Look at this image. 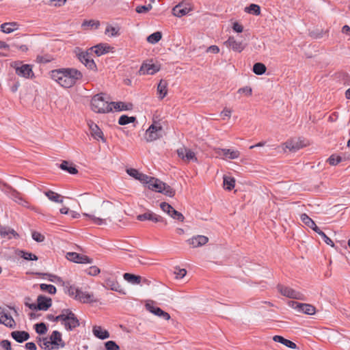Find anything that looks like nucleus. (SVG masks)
Here are the masks:
<instances>
[{"mask_svg": "<svg viewBox=\"0 0 350 350\" xmlns=\"http://www.w3.org/2000/svg\"><path fill=\"white\" fill-rule=\"evenodd\" d=\"M96 198L91 197L88 193L80 195L81 206L90 213H84L83 215L88 217L95 224H105L106 218L113 209V204L109 201H103L100 205L95 208Z\"/></svg>", "mask_w": 350, "mask_h": 350, "instance_id": "f257e3e1", "label": "nucleus"}, {"mask_svg": "<svg viewBox=\"0 0 350 350\" xmlns=\"http://www.w3.org/2000/svg\"><path fill=\"white\" fill-rule=\"evenodd\" d=\"M52 79L65 88L75 85L78 80L83 78L81 71L74 68L53 70L51 72Z\"/></svg>", "mask_w": 350, "mask_h": 350, "instance_id": "f03ea898", "label": "nucleus"}, {"mask_svg": "<svg viewBox=\"0 0 350 350\" xmlns=\"http://www.w3.org/2000/svg\"><path fill=\"white\" fill-rule=\"evenodd\" d=\"M113 47L110 45H93L88 51H81L77 54L78 59L88 69L94 70L96 64L92 58L91 54L94 53L97 56H100L107 53L113 51Z\"/></svg>", "mask_w": 350, "mask_h": 350, "instance_id": "7ed1b4c3", "label": "nucleus"}, {"mask_svg": "<svg viewBox=\"0 0 350 350\" xmlns=\"http://www.w3.org/2000/svg\"><path fill=\"white\" fill-rule=\"evenodd\" d=\"M63 286L65 292L68 293L69 296L80 302L87 304L96 301L93 293L83 292L76 286L71 285L70 282H63Z\"/></svg>", "mask_w": 350, "mask_h": 350, "instance_id": "20e7f679", "label": "nucleus"}, {"mask_svg": "<svg viewBox=\"0 0 350 350\" xmlns=\"http://www.w3.org/2000/svg\"><path fill=\"white\" fill-rule=\"evenodd\" d=\"M55 320L59 321L67 331H72L79 326L77 317L70 309L63 310L59 315L55 317Z\"/></svg>", "mask_w": 350, "mask_h": 350, "instance_id": "39448f33", "label": "nucleus"}, {"mask_svg": "<svg viewBox=\"0 0 350 350\" xmlns=\"http://www.w3.org/2000/svg\"><path fill=\"white\" fill-rule=\"evenodd\" d=\"M92 109L96 113H108L112 111L111 103L104 98L103 94L95 95L91 100Z\"/></svg>", "mask_w": 350, "mask_h": 350, "instance_id": "423d86ee", "label": "nucleus"}, {"mask_svg": "<svg viewBox=\"0 0 350 350\" xmlns=\"http://www.w3.org/2000/svg\"><path fill=\"white\" fill-rule=\"evenodd\" d=\"M163 135V127L159 122L154 121L146 130L145 139L148 142L155 141Z\"/></svg>", "mask_w": 350, "mask_h": 350, "instance_id": "0eeeda50", "label": "nucleus"}, {"mask_svg": "<svg viewBox=\"0 0 350 350\" xmlns=\"http://www.w3.org/2000/svg\"><path fill=\"white\" fill-rule=\"evenodd\" d=\"M288 306L296 310L297 312L306 314L312 315L316 312L315 307L309 304H302L295 301H291L288 302Z\"/></svg>", "mask_w": 350, "mask_h": 350, "instance_id": "6e6552de", "label": "nucleus"}, {"mask_svg": "<svg viewBox=\"0 0 350 350\" xmlns=\"http://www.w3.org/2000/svg\"><path fill=\"white\" fill-rule=\"evenodd\" d=\"M215 152L217 154V157L221 159H236L241 155L239 150L229 148H215Z\"/></svg>", "mask_w": 350, "mask_h": 350, "instance_id": "1a4fd4ad", "label": "nucleus"}, {"mask_svg": "<svg viewBox=\"0 0 350 350\" xmlns=\"http://www.w3.org/2000/svg\"><path fill=\"white\" fill-rule=\"evenodd\" d=\"M160 70V66L153 63L152 60H147L144 62L139 70V74L140 75H154Z\"/></svg>", "mask_w": 350, "mask_h": 350, "instance_id": "9d476101", "label": "nucleus"}, {"mask_svg": "<svg viewBox=\"0 0 350 350\" xmlns=\"http://www.w3.org/2000/svg\"><path fill=\"white\" fill-rule=\"evenodd\" d=\"M161 210L169 215L171 217L180 221H183L185 217L183 215L176 211L170 204L167 202H161L160 204Z\"/></svg>", "mask_w": 350, "mask_h": 350, "instance_id": "9b49d317", "label": "nucleus"}, {"mask_svg": "<svg viewBox=\"0 0 350 350\" xmlns=\"http://www.w3.org/2000/svg\"><path fill=\"white\" fill-rule=\"evenodd\" d=\"M277 288L280 293L285 297L291 299H303V295L301 293L296 291L290 287L279 284Z\"/></svg>", "mask_w": 350, "mask_h": 350, "instance_id": "f8f14e48", "label": "nucleus"}, {"mask_svg": "<svg viewBox=\"0 0 350 350\" xmlns=\"http://www.w3.org/2000/svg\"><path fill=\"white\" fill-rule=\"evenodd\" d=\"M66 257L68 260L76 263L92 264L93 262V260L88 256L79 254L77 252H68Z\"/></svg>", "mask_w": 350, "mask_h": 350, "instance_id": "ddd939ff", "label": "nucleus"}, {"mask_svg": "<svg viewBox=\"0 0 350 350\" xmlns=\"http://www.w3.org/2000/svg\"><path fill=\"white\" fill-rule=\"evenodd\" d=\"M191 10V7L189 3L183 1L172 9V13L175 16L180 18L187 14Z\"/></svg>", "mask_w": 350, "mask_h": 350, "instance_id": "4468645a", "label": "nucleus"}, {"mask_svg": "<svg viewBox=\"0 0 350 350\" xmlns=\"http://www.w3.org/2000/svg\"><path fill=\"white\" fill-rule=\"evenodd\" d=\"M177 154L185 161L189 162L193 161L196 162L198 161L194 152L184 146L177 150Z\"/></svg>", "mask_w": 350, "mask_h": 350, "instance_id": "2eb2a0df", "label": "nucleus"}, {"mask_svg": "<svg viewBox=\"0 0 350 350\" xmlns=\"http://www.w3.org/2000/svg\"><path fill=\"white\" fill-rule=\"evenodd\" d=\"M16 73L17 75L26 79H33L34 77L32 66L29 64H23L16 68Z\"/></svg>", "mask_w": 350, "mask_h": 350, "instance_id": "dca6fc26", "label": "nucleus"}, {"mask_svg": "<svg viewBox=\"0 0 350 350\" xmlns=\"http://www.w3.org/2000/svg\"><path fill=\"white\" fill-rule=\"evenodd\" d=\"M137 219L139 221L149 220V221H152L154 223L164 221V219L161 216L153 213L151 211H148L143 214L138 215L137 216Z\"/></svg>", "mask_w": 350, "mask_h": 350, "instance_id": "f3484780", "label": "nucleus"}, {"mask_svg": "<svg viewBox=\"0 0 350 350\" xmlns=\"http://www.w3.org/2000/svg\"><path fill=\"white\" fill-rule=\"evenodd\" d=\"M208 241V238L204 235L193 236L191 239L187 240V243L192 247L196 248L201 247L206 244Z\"/></svg>", "mask_w": 350, "mask_h": 350, "instance_id": "a211bd4d", "label": "nucleus"}, {"mask_svg": "<svg viewBox=\"0 0 350 350\" xmlns=\"http://www.w3.org/2000/svg\"><path fill=\"white\" fill-rule=\"evenodd\" d=\"M144 183L146 184L150 189L159 193L161 191L162 186L164 185V183L161 180L148 176V178L146 180H144Z\"/></svg>", "mask_w": 350, "mask_h": 350, "instance_id": "6ab92c4d", "label": "nucleus"}, {"mask_svg": "<svg viewBox=\"0 0 350 350\" xmlns=\"http://www.w3.org/2000/svg\"><path fill=\"white\" fill-rule=\"evenodd\" d=\"M146 308L154 315L161 317L165 320H170V315L167 312L163 311L159 307L154 306L150 304H146Z\"/></svg>", "mask_w": 350, "mask_h": 350, "instance_id": "aec40b11", "label": "nucleus"}, {"mask_svg": "<svg viewBox=\"0 0 350 350\" xmlns=\"http://www.w3.org/2000/svg\"><path fill=\"white\" fill-rule=\"evenodd\" d=\"M0 323L10 328H14L16 326L14 319L1 308H0Z\"/></svg>", "mask_w": 350, "mask_h": 350, "instance_id": "412c9836", "label": "nucleus"}, {"mask_svg": "<svg viewBox=\"0 0 350 350\" xmlns=\"http://www.w3.org/2000/svg\"><path fill=\"white\" fill-rule=\"evenodd\" d=\"M5 186H6L10 189L11 192V198L14 202L23 206L29 207L28 202L22 198L19 192L13 189L12 187L7 185L6 184H5Z\"/></svg>", "mask_w": 350, "mask_h": 350, "instance_id": "4be33fe9", "label": "nucleus"}, {"mask_svg": "<svg viewBox=\"0 0 350 350\" xmlns=\"http://www.w3.org/2000/svg\"><path fill=\"white\" fill-rule=\"evenodd\" d=\"M37 301V307L40 310H47L52 304L51 299L43 295H39Z\"/></svg>", "mask_w": 350, "mask_h": 350, "instance_id": "5701e85b", "label": "nucleus"}, {"mask_svg": "<svg viewBox=\"0 0 350 350\" xmlns=\"http://www.w3.org/2000/svg\"><path fill=\"white\" fill-rule=\"evenodd\" d=\"M120 27L118 24L114 25H107L105 30V34L109 37H118L120 35Z\"/></svg>", "mask_w": 350, "mask_h": 350, "instance_id": "b1692460", "label": "nucleus"}, {"mask_svg": "<svg viewBox=\"0 0 350 350\" xmlns=\"http://www.w3.org/2000/svg\"><path fill=\"white\" fill-rule=\"evenodd\" d=\"M49 340H51L50 342L52 343L55 348H58L59 346L64 347L65 345L62 339V334L58 331H53L50 336Z\"/></svg>", "mask_w": 350, "mask_h": 350, "instance_id": "393cba45", "label": "nucleus"}, {"mask_svg": "<svg viewBox=\"0 0 350 350\" xmlns=\"http://www.w3.org/2000/svg\"><path fill=\"white\" fill-rule=\"evenodd\" d=\"M88 125L91 131L92 136L96 140L102 139L104 142L103 133L97 124L91 122Z\"/></svg>", "mask_w": 350, "mask_h": 350, "instance_id": "a878e982", "label": "nucleus"}, {"mask_svg": "<svg viewBox=\"0 0 350 350\" xmlns=\"http://www.w3.org/2000/svg\"><path fill=\"white\" fill-rule=\"evenodd\" d=\"M111 107L116 111H131L133 108V105L131 103L124 102H111Z\"/></svg>", "mask_w": 350, "mask_h": 350, "instance_id": "bb28decb", "label": "nucleus"}, {"mask_svg": "<svg viewBox=\"0 0 350 350\" xmlns=\"http://www.w3.org/2000/svg\"><path fill=\"white\" fill-rule=\"evenodd\" d=\"M12 337L18 342H23L29 338V334L25 331H14L11 334Z\"/></svg>", "mask_w": 350, "mask_h": 350, "instance_id": "cd10ccee", "label": "nucleus"}, {"mask_svg": "<svg viewBox=\"0 0 350 350\" xmlns=\"http://www.w3.org/2000/svg\"><path fill=\"white\" fill-rule=\"evenodd\" d=\"M300 219L302 222L312 228L314 232L319 230V228L316 225L315 222L306 213H303L300 215Z\"/></svg>", "mask_w": 350, "mask_h": 350, "instance_id": "c85d7f7f", "label": "nucleus"}, {"mask_svg": "<svg viewBox=\"0 0 350 350\" xmlns=\"http://www.w3.org/2000/svg\"><path fill=\"white\" fill-rule=\"evenodd\" d=\"M92 332L96 337L102 340L108 338L109 337V332L106 329H103L100 326H94Z\"/></svg>", "mask_w": 350, "mask_h": 350, "instance_id": "c756f323", "label": "nucleus"}, {"mask_svg": "<svg viewBox=\"0 0 350 350\" xmlns=\"http://www.w3.org/2000/svg\"><path fill=\"white\" fill-rule=\"evenodd\" d=\"M0 234L1 237L7 238L8 239H12V237H18V234L16 232V231L9 227H1Z\"/></svg>", "mask_w": 350, "mask_h": 350, "instance_id": "7c9ffc66", "label": "nucleus"}, {"mask_svg": "<svg viewBox=\"0 0 350 350\" xmlns=\"http://www.w3.org/2000/svg\"><path fill=\"white\" fill-rule=\"evenodd\" d=\"M126 172L129 176L135 178L137 180H140L143 183L144 180H146V179L148 178L147 175L140 173L138 170L134 168L127 169Z\"/></svg>", "mask_w": 350, "mask_h": 350, "instance_id": "2f4dec72", "label": "nucleus"}, {"mask_svg": "<svg viewBox=\"0 0 350 350\" xmlns=\"http://www.w3.org/2000/svg\"><path fill=\"white\" fill-rule=\"evenodd\" d=\"M273 340L275 342L283 344L284 345H285L286 347H287L288 348H291L293 349H295L297 348V345L295 342H293L289 340H287L281 336L276 335V336H273Z\"/></svg>", "mask_w": 350, "mask_h": 350, "instance_id": "473e14b6", "label": "nucleus"}, {"mask_svg": "<svg viewBox=\"0 0 350 350\" xmlns=\"http://www.w3.org/2000/svg\"><path fill=\"white\" fill-rule=\"evenodd\" d=\"M44 195L52 202L60 204L63 203V199L62 196L53 191H46L44 192Z\"/></svg>", "mask_w": 350, "mask_h": 350, "instance_id": "72a5a7b5", "label": "nucleus"}, {"mask_svg": "<svg viewBox=\"0 0 350 350\" xmlns=\"http://www.w3.org/2000/svg\"><path fill=\"white\" fill-rule=\"evenodd\" d=\"M18 25L16 23H5L1 25V31L10 33L18 29Z\"/></svg>", "mask_w": 350, "mask_h": 350, "instance_id": "f704fd0d", "label": "nucleus"}, {"mask_svg": "<svg viewBox=\"0 0 350 350\" xmlns=\"http://www.w3.org/2000/svg\"><path fill=\"white\" fill-rule=\"evenodd\" d=\"M123 278L127 282L133 284H139L142 280V278L139 275H135L134 274L126 273L123 275Z\"/></svg>", "mask_w": 350, "mask_h": 350, "instance_id": "c9c22d12", "label": "nucleus"}, {"mask_svg": "<svg viewBox=\"0 0 350 350\" xmlns=\"http://www.w3.org/2000/svg\"><path fill=\"white\" fill-rule=\"evenodd\" d=\"M15 253L16 255L20 256L21 258H23L27 260H38L37 256L31 252H25V251L21 250H16L15 251Z\"/></svg>", "mask_w": 350, "mask_h": 350, "instance_id": "e433bc0d", "label": "nucleus"}, {"mask_svg": "<svg viewBox=\"0 0 350 350\" xmlns=\"http://www.w3.org/2000/svg\"><path fill=\"white\" fill-rule=\"evenodd\" d=\"M285 145L286 148L293 152L299 150L304 146L301 144V142L295 140L288 141L286 142Z\"/></svg>", "mask_w": 350, "mask_h": 350, "instance_id": "4c0bfd02", "label": "nucleus"}, {"mask_svg": "<svg viewBox=\"0 0 350 350\" xmlns=\"http://www.w3.org/2000/svg\"><path fill=\"white\" fill-rule=\"evenodd\" d=\"M167 83L166 81L161 79L158 84L157 91L160 95L161 99L163 98L167 92Z\"/></svg>", "mask_w": 350, "mask_h": 350, "instance_id": "58836bf2", "label": "nucleus"}, {"mask_svg": "<svg viewBox=\"0 0 350 350\" xmlns=\"http://www.w3.org/2000/svg\"><path fill=\"white\" fill-rule=\"evenodd\" d=\"M60 168L64 171L68 172L70 174H76L78 172V170L73 165H70L69 163L66 161H64L60 164Z\"/></svg>", "mask_w": 350, "mask_h": 350, "instance_id": "ea45409f", "label": "nucleus"}, {"mask_svg": "<svg viewBox=\"0 0 350 350\" xmlns=\"http://www.w3.org/2000/svg\"><path fill=\"white\" fill-rule=\"evenodd\" d=\"M50 342L51 340H49L47 338H43L42 339H41L40 338H38V345L41 348H44L48 350L55 349L53 345Z\"/></svg>", "mask_w": 350, "mask_h": 350, "instance_id": "a19ab883", "label": "nucleus"}, {"mask_svg": "<svg viewBox=\"0 0 350 350\" xmlns=\"http://www.w3.org/2000/svg\"><path fill=\"white\" fill-rule=\"evenodd\" d=\"M162 38V33L160 31H156L146 38L148 42L154 44L160 41Z\"/></svg>", "mask_w": 350, "mask_h": 350, "instance_id": "79ce46f5", "label": "nucleus"}, {"mask_svg": "<svg viewBox=\"0 0 350 350\" xmlns=\"http://www.w3.org/2000/svg\"><path fill=\"white\" fill-rule=\"evenodd\" d=\"M235 180L227 176H224V186L226 189L230 191L234 187Z\"/></svg>", "mask_w": 350, "mask_h": 350, "instance_id": "37998d69", "label": "nucleus"}, {"mask_svg": "<svg viewBox=\"0 0 350 350\" xmlns=\"http://www.w3.org/2000/svg\"><path fill=\"white\" fill-rule=\"evenodd\" d=\"M266 69V66L262 63H256L253 66V72L258 75L264 74Z\"/></svg>", "mask_w": 350, "mask_h": 350, "instance_id": "c03bdc74", "label": "nucleus"}, {"mask_svg": "<svg viewBox=\"0 0 350 350\" xmlns=\"http://www.w3.org/2000/svg\"><path fill=\"white\" fill-rule=\"evenodd\" d=\"M245 11L249 14L258 16L260 13V6L256 4H251L250 6L245 8Z\"/></svg>", "mask_w": 350, "mask_h": 350, "instance_id": "a18cd8bd", "label": "nucleus"}, {"mask_svg": "<svg viewBox=\"0 0 350 350\" xmlns=\"http://www.w3.org/2000/svg\"><path fill=\"white\" fill-rule=\"evenodd\" d=\"M135 120H136L135 117H133V116L129 117L126 115H122L120 117V118L118 120V124L120 125H126L129 123L134 122L135 121Z\"/></svg>", "mask_w": 350, "mask_h": 350, "instance_id": "49530a36", "label": "nucleus"}, {"mask_svg": "<svg viewBox=\"0 0 350 350\" xmlns=\"http://www.w3.org/2000/svg\"><path fill=\"white\" fill-rule=\"evenodd\" d=\"M160 193H162L169 197H173L175 195V190L164 183V185L162 186L161 191Z\"/></svg>", "mask_w": 350, "mask_h": 350, "instance_id": "de8ad7c7", "label": "nucleus"}, {"mask_svg": "<svg viewBox=\"0 0 350 350\" xmlns=\"http://www.w3.org/2000/svg\"><path fill=\"white\" fill-rule=\"evenodd\" d=\"M54 57L51 55H40L36 57V62L40 64H46L51 62L54 59Z\"/></svg>", "mask_w": 350, "mask_h": 350, "instance_id": "09e8293b", "label": "nucleus"}, {"mask_svg": "<svg viewBox=\"0 0 350 350\" xmlns=\"http://www.w3.org/2000/svg\"><path fill=\"white\" fill-rule=\"evenodd\" d=\"M314 45H302L301 50L305 52L307 57L310 58L315 55V51L313 50Z\"/></svg>", "mask_w": 350, "mask_h": 350, "instance_id": "8fccbe9b", "label": "nucleus"}, {"mask_svg": "<svg viewBox=\"0 0 350 350\" xmlns=\"http://www.w3.org/2000/svg\"><path fill=\"white\" fill-rule=\"evenodd\" d=\"M40 287L42 291H46L49 294L54 295L56 293V288L52 284H41Z\"/></svg>", "mask_w": 350, "mask_h": 350, "instance_id": "3c124183", "label": "nucleus"}, {"mask_svg": "<svg viewBox=\"0 0 350 350\" xmlns=\"http://www.w3.org/2000/svg\"><path fill=\"white\" fill-rule=\"evenodd\" d=\"M99 22L98 21H95L94 20H90V21H85L83 22L81 26L82 27L85 29L87 28H89V27H95L96 29L98 28V27L99 26Z\"/></svg>", "mask_w": 350, "mask_h": 350, "instance_id": "603ef678", "label": "nucleus"}, {"mask_svg": "<svg viewBox=\"0 0 350 350\" xmlns=\"http://www.w3.org/2000/svg\"><path fill=\"white\" fill-rule=\"evenodd\" d=\"M105 283L107 287H109L111 290L118 291V288L120 287L119 284L118 282L111 280V279H107L105 280Z\"/></svg>", "mask_w": 350, "mask_h": 350, "instance_id": "864d4df0", "label": "nucleus"}, {"mask_svg": "<svg viewBox=\"0 0 350 350\" xmlns=\"http://www.w3.org/2000/svg\"><path fill=\"white\" fill-rule=\"evenodd\" d=\"M317 233L321 237V238L326 244L330 245L332 247H335L334 243L322 230L319 229V230H318Z\"/></svg>", "mask_w": 350, "mask_h": 350, "instance_id": "5fc2aeb1", "label": "nucleus"}, {"mask_svg": "<svg viewBox=\"0 0 350 350\" xmlns=\"http://www.w3.org/2000/svg\"><path fill=\"white\" fill-rule=\"evenodd\" d=\"M31 237L38 243L43 242L45 240L44 235L37 231H33L31 232Z\"/></svg>", "mask_w": 350, "mask_h": 350, "instance_id": "6e6d98bb", "label": "nucleus"}, {"mask_svg": "<svg viewBox=\"0 0 350 350\" xmlns=\"http://www.w3.org/2000/svg\"><path fill=\"white\" fill-rule=\"evenodd\" d=\"M342 158L340 156L332 154L331 155L328 159L327 161L331 165H336L340 162H341Z\"/></svg>", "mask_w": 350, "mask_h": 350, "instance_id": "4d7b16f0", "label": "nucleus"}, {"mask_svg": "<svg viewBox=\"0 0 350 350\" xmlns=\"http://www.w3.org/2000/svg\"><path fill=\"white\" fill-rule=\"evenodd\" d=\"M36 332L39 334H44L47 332V328L44 323H40L35 325Z\"/></svg>", "mask_w": 350, "mask_h": 350, "instance_id": "13d9d810", "label": "nucleus"}, {"mask_svg": "<svg viewBox=\"0 0 350 350\" xmlns=\"http://www.w3.org/2000/svg\"><path fill=\"white\" fill-rule=\"evenodd\" d=\"M85 272L90 275L95 276L100 273V270L96 266H92L86 269Z\"/></svg>", "mask_w": 350, "mask_h": 350, "instance_id": "bf43d9fd", "label": "nucleus"}, {"mask_svg": "<svg viewBox=\"0 0 350 350\" xmlns=\"http://www.w3.org/2000/svg\"><path fill=\"white\" fill-rule=\"evenodd\" d=\"M107 350H120L119 346L112 340H109L105 343Z\"/></svg>", "mask_w": 350, "mask_h": 350, "instance_id": "052dcab7", "label": "nucleus"}, {"mask_svg": "<svg viewBox=\"0 0 350 350\" xmlns=\"http://www.w3.org/2000/svg\"><path fill=\"white\" fill-rule=\"evenodd\" d=\"M151 4L148 5H141L136 8V12L139 14L145 13L152 9Z\"/></svg>", "mask_w": 350, "mask_h": 350, "instance_id": "680f3d73", "label": "nucleus"}, {"mask_svg": "<svg viewBox=\"0 0 350 350\" xmlns=\"http://www.w3.org/2000/svg\"><path fill=\"white\" fill-rule=\"evenodd\" d=\"M252 88L248 86L241 88L239 89V90H238V93L244 94L247 96L252 95Z\"/></svg>", "mask_w": 350, "mask_h": 350, "instance_id": "e2e57ef3", "label": "nucleus"}, {"mask_svg": "<svg viewBox=\"0 0 350 350\" xmlns=\"http://www.w3.org/2000/svg\"><path fill=\"white\" fill-rule=\"evenodd\" d=\"M176 271H174V273L176 275V278H183L187 273V271L185 269H176Z\"/></svg>", "mask_w": 350, "mask_h": 350, "instance_id": "0e129e2a", "label": "nucleus"}, {"mask_svg": "<svg viewBox=\"0 0 350 350\" xmlns=\"http://www.w3.org/2000/svg\"><path fill=\"white\" fill-rule=\"evenodd\" d=\"M67 0H51L49 5H54L55 7H60L66 3Z\"/></svg>", "mask_w": 350, "mask_h": 350, "instance_id": "69168bd1", "label": "nucleus"}, {"mask_svg": "<svg viewBox=\"0 0 350 350\" xmlns=\"http://www.w3.org/2000/svg\"><path fill=\"white\" fill-rule=\"evenodd\" d=\"M0 346L5 350H12L11 343L8 340H3L0 342Z\"/></svg>", "mask_w": 350, "mask_h": 350, "instance_id": "338daca9", "label": "nucleus"}, {"mask_svg": "<svg viewBox=\"0 0 350 350\" xmlns=\"http://www.w3.org/2000/svg\"><path fill=\"white\" fill-rule=\"evenodd\" d=\"M206 51L207 53H217L219 52V49L218 48L217 45H211L206 49Z\"/></svg>", "mask_w": 350, "mask_h": 350, "instance_id": "774afa93", "label": "nucleus"}]
</instances>
